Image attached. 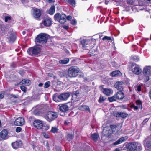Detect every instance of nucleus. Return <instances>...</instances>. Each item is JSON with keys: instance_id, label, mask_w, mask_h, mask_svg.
Wrapping results in <instances>:
<instances>
[{"instance_id": "obj_12", "label": "nucleus", "mask_w": 151, "mask_h": 151, "mask_svg": "<svg viewBox=\"0 0 151 151\" xmlns=\"http://www.w3.org/2000/svg\"><path fill=\"white\" fill-rule=\"evenodd\" d=\"M33 125L35 128L38 129H41L43 127V124L42 121L36 120L34 121Z\"/></svg>"}, {"instance_id": "obj_34", "label": "nucleus", "mask_w": 151, "mask_h": 151, "mask_svg": "<svg viewBox=\"0 0 151 151\" xmlns=\"http://www.w3.org/2000/svg\"><path fill=\"white\" fill-rule=\"evenodd\" d=\"M117 99L116 97V95H114L113 96L110 97L108 98V100L109 102H112L114 101H115Z\"/></svg>"}, {"instance_id": "obj_25", "label": "nucleus", "mask_w": 151, "mask_h": 151, "mask_svg": "<svg viewBox=\"0 0 151 151\" xmlns=\"http://www.w3.org/2000/svg\"><path fill=\"white\" fill-rule=\"evenodd\" d=\"M112 90L108 88H104L103 89V93L107 96H109L111 94Z\"/></svg>"}, {"instance_id": "obj_21", "label": "nucleus", "mask_w": 151, "mask_h": 151, "mask_svg": "<svg viewBox=\"0 0 151 151\" xmlns=\"http://www.w3.org/2000/svg\"><path fill=\"white\" fill-rule=\"evenodd\" d=\"M66 16L64 14H63L60 16V19L59 20V22L61 24L64 23L66 21Z\"/></svg>"}, {"instance_id": "obj_42", "label": "nucleus", "mask_w": 151, "mask_h": 151, "mask_svg": "<svg viewBox=\"0 0 151 151\" xmlns=\"http://www.w3.org/2000/svg\"><path fill=\"white\" fill-rule=\"evenodd\" d=\"M20 88L25 93L27 91V88L24 86H22L20 87Z\"/></svg>"}, {"instance_id": "obj_10", "label": "nucleus", "mask_w": 151, "mask_h": 151, "mask_svg": "<svg viewBox=\"0 0 151 151\" xmlns=\"http://www.w3.org/2000/svg\"><path fill=\"white\" fill-rule=\"evenodd\" d=\"M7 40L9 42L11 43H13L15 40L16 36L15 34L12 32L8 34Z\"/></svg>"}, {"instance_id": "obj_2", "label": "nucleus", "mask_w": 151, "mask_h": 151, "mask_svg": "<svg viewBox=\"0 0 151 151\" xmlns=\"http://www.w3.org/2000/svg\"><path fill=\"white\" fill-rule=\"evenodd\" d=\"M127 151H141L142 150L141 144L138 142L129 143L126 146Z\"/></svg>"}, {"instance_id": "obj_15", "label": "nucleus", "mask_w": 151, "mask_h": 151, "mask_svg": "<svg viewBox=\"0 0 151 151\" xmlns=\"http://www.w3.org/2000/svg\"><path fill=\"white\" fill-rule=\"evenodd\" d=\"M42 23L44 26L46 27L50 26L52 24L51 19L49 18L43 19Z\"/></svg>"}, {"instance_id": "obj_51", "label": "nucleus", "mask_w": 151, "mask_h": 151, "mask_svg": "<svg viewBox=\"0 0 151 151\" xmlns=\"http://www.w3.org/2000/svg\"><path fill=\"white\" fill-rule=\"evenodd\" d=\"M149 119L148 118H146L143 121V122L142 123V124L143 125H144L145 123L147 122L148 120Z\"/></svg>"}, {"instance_id": "obj_5", "label": "nucleus", "mask_w": 151, "mask_h": 151, "mask_svg": "<svg viewBox=\"0 0 151 151\" xmlns=\"http://www.w3.org/2000/svg\"><path fill=\"white\" fill-rule=\"evenodd\" d=\"M38 46H35L28 49L27 51L28 53L32 56H35L40 54L41 49Z\"/></svg>"}, {"instance_id": "obj_40", "label": "nucleus", "mask_w": 151, "mask_h": 151, "mask_svg": "<svg viewBox=\"0 0 151 151\" xmlns=\"http://www.w3.org/2000/svg\"><path fill=\"white\" fill-rule=\"evenodd\" d=\"M113 115L115 116L116 117H120V112H119L117 111L114 112L113 113Z\"/></svg>"}, {"instance_id": "obj_13", "label": "nucleus", "mask_w": 151, "mask_h": 151, "mask_svg": "<svg viewBox=\"0 0 151 151\" xmlns=\"http://www.w3.org/2000/svg\"><path fill=\"white\" fill-rule=\"evenodd\" d=\"M40 10L38 9L35 8L33 9L32 15L33 17L37 19H38L41 15Z\"/></svg>"}, {"instance_id": "obj_41", "label": "nucleus", "mask_w": 151, "mask_h": 151, "mask_svg": "<svg viewBox=\"0 0 151 151\" xmlns=\"http://www.w3.org/2000/svg\"><path fill=\"white\" fill-rule=\"evenodd\" d=\"M0 28L1 30L3 31H4L6 29V28L5 25H0Z\"/></svg>"}, {"instance_id": "obj_17", "label": "nucleus", "mask_w": 151, "mask_h": 151, "mask_svg": "<svg viewBox=\"0 0 151 151\" xmlns=\"http://www.w3.org/2000/svg\"><path fill=\"white\" fill-rule=\"evenodd\" d=\"M123 84L124 82L122 81L116 82L114 84L115 87L118 90L122 91L124 89V87L123 86Z\"/></svg>"}, {"instance_id": "obj_7", "label": "nucleus", "mask_w": 151, "mask_h": 151, "mask_svg": "<svg viewBox=\"0 0 151 151\" xmlns=\"http://www.w3.org/2000/svg\"><path fill=\"white\" fill-rule=\"evenodd\" d=\"M131 71L137 75L140 74L142 72V70L138 65H132L131 67Z\"/></svg>"}, {"instance_id": "obj_24", "label": "nucleus", "mask_w": 151, "mask_h": 151, "mask_svg": "<svg viewBox=\"0 0 151 151\" xmlns=\"http://www.w3.org/2000/svg\"><path fill=\"white\" fill-rule=\"evenodd\" d=\"M67 4H69L73 7H74L76 6V2L75 0H65Z\"/></svg>"}, {"instance_id": "obj_11", "label": "nucleus", "mask_w": 151, "mask_h": 151, "mask_svg": "<svg viewBox=\"0 0 151 151\" xmlns=\"http://www.w3.org/2000/svg\"><path fill=\"white\" fill-rule=\"evenodd\" d=\"M144 145L145 150H150L151 149V139L147 138L144 141Z\"/></svg>"}, {"instance_id": "obj_60", "label": "nucleus", "mask_w": 151, "mask_h": 151, "mask_svg": "<svg viewBox=\"0 0 151 151\" xmlns=\"http://www.w3.org/2000/svg\"><path fill=\"white\" fill-rule=\"evenodd\" d=\"M72 19V17L71 16H68L66 17V19L68 20H70Z\"/></svg>"}, {"instance_id": "obj_43", "label": "nucleus", "mask_w": 151, "mask_h": 151, "mask_svg": "<svg viewBox=\"0 0 151 151\" xmlns=\"http://www.w3.org/2000/svg\"><path fill=\"white\" fill-rule=\"evenodd\" d=\"M104 98L102 96H100L98 100V102L99 103H101L104 101Z\"/></svg>"}, {"instance_id": "obj_46", "label": "nucleus", "mask_w": 151, "mask_h": 151, "mask_svg": "<svg viewBox=\"0 0 151 151\" xmlns=\"http://www.w3.org/2000/svg\"><path fill=\"white\" fill-rule=\"evenodd\" d=\"M118 126V125H111L110 126V127L111 129H114L116 128Z\"/></svg>"}, {"instance_id": "obj_57", "label": "nucleus", "mask_w": 151, "mask_h": 151, "mask_svg": "<svg viewBox=\"0 0 151 151\" xmlns=\"http://www.w3.org/2000/svg\"><path fill=\"white\" fill-rule=\"evenodd\" d=\"M79 94V92L78 91H76L74 92L73 94H76V96H78Z\"/></svg>"}, {"instance_id": "obj_55", "label": "nucleus", "mask_w": 151, "mask_h": 151, "mask_svg": "<svg viewBox=\"0 0 151 151\" xmlns=\"http://www.w3.org/2000/svg\"><path fill=\"white\" fill-rule=\"evenodd\" d=\"M45 146L46 147L48 150H49L50 147L49 146V145L48 142L47 141L46 142V143L45 145Z\"/></svg>"}, {"instance_id": "obj_14", "label": "nucleus", "mask_w": 151, "mask_h": 151, "mask_svg": "<svg viewBox=\"0 0 151 151\" xmlns=\"http://www.w3.org/2000/svg\"><path fill=\"white\" fill-rule=\"evenodd\" d=\"M25 123L24 118L19 117L16 119L14 122V124L16 126H20L23 125Z\"/></svg>"}, {"instance_id": "obj_27", "label": "nucleus", "mask_w": 151, "mask_h": 151, "mask_svg": "<svg viewBox=\"0 0 151 151\" xmlns=\"http://www.w3.org/2000/svg\"><path fill=\"white\" fill-rule=\"evenodd\" d=\"M55 12V7L54 5L51 6L48 11V13L50 15H53Z\"/></svg>"}, {"instance_id": "obj_49", "label": "nucleus", "mask_w": 151, "mask_h": 151, "mask_svg": "<svg viewBox=\"0 0 151 151\" xmlns=\"http://www.w3.org/2000/svg\"><path fill=\"white\" fill-rule=\"evenodd\" d=\"M73 138L72 135L71 134H68L67 135V139H72Z\"/></svg>"}, {"instance_id": "obj_37", "label": "nucleus", "mask_w": 151, "mask_h": 151, "mask_svg": "<svg viewBox=\"0 0 151 151\" xmlns=\"http://www.w3.org/2000/svg\"><path fill=\"white\" fill-rule=\"evenodd\" d=\"M132 59L135 62H137L139 60V58L137 56H132Z\"/></svg>"}, {"instance_id": "obj_36", "label": "nucleus", "mask_w": 151, "mask_h": 151, "mask_svg": "<svg viewBox=\"0 0 151 151\" xmlns=\"http://www.w3.org/2000/svg\"><path fill=\"white\" fill-rule=\"evenodd\" d=\"M60 14L59 13H56L54 16V19L55 20H56L59 19L60 17Z\"/></svg>"}, {"instance_id": "obj_53", "label": "nucleus", "mask_w": 151, "mask_h": 151, "mask_svg": "<svg viewBox=\"0 0 151 151\" xmlns=\"http://www.w3.org/2000/svg\"><path fill=\"white\" fill-rule=\"evenodd\" d=\"M121 108L123 109H127V107L126 105H120L119 106Z\"/></svg>"}, {"instance_id": "obj_22", "label": "nucleus", "mask_w": 151, "mask_h": 151, "mask_svg": "<svg viewBox=\"0 0 151 151\" xmlns=\"http://www.w3.org/2000/svg\"><path fill=\"white\" fill-rule=\"evenodd\" d=\"M80 109L83 111H88L89 112H90V108L88 106L86 105H81L80 107Z\"/></svg>"}, {"instance_id": "obj_52", "label": "nucleus", "mask_w": 151, "mask_h": 151, "mask_svg": "<svg viewBox=\"0 0 151 151\" xmlns=\"http://www.w3.org/2000/svg\"><path fill=\"white\" fill-rule=\"evenodd\" d=\"M77 23L75 19L72 20L71 22V24L72 25H75Z\"/></svg>"}, {"instance_id": "obj_35", "label": "nucleus", "mask_w": 151, "mask_h": 151, "mask_svg": "<svg viewBox=\"0 0 151 151\" xmlns=\"http://www.w3.org/2000/svg\"><path fill=\"white\" fill-rule=\"evenodd\" d=\"M128 114L126 112H120V117L123 118H125L128 116Z\"/></svg>"}, {"instance_id": "obj_16", "label": "nucleus", "mask_w": 151, "mask_h": 151, "mask_svg": "<svg viewBox=\"0 0 151 151\" xmlns=\"http://www.w3.org/2000/svg\"><path fill=\"white\" fill-rule=\"evenodd\" d=\"M128 138V137L127 136L122 137L119 138L117 140L114 142L113 145H116L120 144L127 140Z\"/></svg>"}, {"instance_id": "obj_29", "label": "nucleus", "mask_w": 151, "mask_h": 151, "mask_svg": "<svg viewBox=\"0 0 151 151\" xmlns=\"http://www.w3.org/2000/svg\"><path fill=\"white\" fill-rule=\"evenodd\" d=\"M80 43L81 45L82 46L83 49L84 50H86V40L83 39L80 41Z\"/></svg>"}, {"instance_id": "obj_1", "label": "nucleus", "mask_w": 151, "mask_h": 151, "mask_svg": "<svg viewBox=\"0 0 151 151\" xmlns=\"http://www.w3.org/2000/svg\"><path fill=\"white\" fill-rule=\"evenodd\" d=\"M48 40L47 35L45 33H41L37 36L35 39V42L37 46H44Z\"/></svg>"}, {"instance_id": "obj_3", "label": "nucleus", "mask_w": 151, "mask_h": 151, "mask_svg": "<svg viewBox=\"0 0 151 151\" xmlns=\"http://www.w3.org/2000/svg\"><path fill=\"white\" fill-rule=\"evenodd\" d=\"M70 95V93L69 92L64 93L60 94H55L53 96V99L56 102L66 100L68 99Z\"/></svg>"}, {"instance_id": "obj_48", "label": "nucleus", "mask_w": 151, "mask_h": 151, "mask_svg": "<svg viewBox=\"0 0 151 151\" xmlns=\"http://www.w3.org/2000/svg\"><path fill=\"white\" fill-rule=\"evenodd\" d=\"M42 129L47 130L49 128V127L48 126H45L43 125V127H42Z\"/></svg>"}, {"instance_id": "obj_61", "label": "nucleus", "mask_w": 151, "mask_h": 151, "mask_svg": "<svg viewBox=\"0 0 151 151\" xmlns=\"http://www.w3.org/2000/svg\"><path fill=\"white\" fill-rule=\"evenodd\" d=\"M138 108L139 107L138 106H135V105H134L133 108L134 110L135 111L138 110Z\"/></svg>"}, {"instance_id": "obj_50", "label": "nucleus", "mask_w": 151, "mask_h": 151, "mask_svg": "<svg viewBox=\"0 0 151 151\" xmlns=\"http://www.w3.org/2000/svg\"><path fill=\"white\" fill-rule=\"evenodd\" d=\"M4 93L5 92L4 91H3L0 93V98L1 99H2L4 97Z\"/></svg>"}, {"instance_id": "obj_62", "label": "nucleus", "mask_w": 151, "mask_h": 151, "mask_svg": "<svg viewBox=\"0 0 151 151\" xmlns=\"http://www.w3.org/2000/svg\"><path fill=\"white\" fill-rule=\"evenodd\" d=\"M11 96L12 97L14 98H17L18 96L17 95H15L14 94H11Z\"/></svg>"}, {"instance_id": "obj_63", "label": "nucleus", "mask_w": 151, "mask_h": 151, "mask_svg": "<svg viewBox=\"0 0 151 151\" xmlns=\"http://www.w3.org/2000/svg\"><path fill=\"white\" fill-rule=\"evenodd\" d=\"M44 136V137L46 138H49V135L47 134H46L45 133H44L43 134Z\"/></svg>"}, {"instance_id": "obj_19", "label": "nucleus", "mask_w": 151, "mask_h": 151, "mask_svg": "<svg viewBox=\"0 0 151 151\" xmlns=\"http://www.w3.org/2000/svg\"><path fill=\"white\" fill-rule=\"evenodd\" d=\"M21 141H17L16 142L12 143L11 145L13 148L14 149H17L21 145Z\"/></svg>"}, {"instance_id": "obj_45", "label": "nucleus", "mask_w": 151, "mask_h": 151, "mask_svg": "<svg viewBox=\"0 0 151 151\" xmlns=\"http://www.w3.org/2000/svg\"><path fill=\"white\" fill-rule=\"evenodd\" d=\"M102 40H111V38L110 37H108L107 36H105L102 38Z\"/></svg>"}, {"instance_id": "obj_38", "label": "nucleus", "mask_w": 151, "mask_h": 151, "mask_svg": "<svg viewBox=\"0 0 151 151\" xmlns=\"http://www.w3.org/2000/svg\"><path fill=\"white\" fill-rule=\"evenodd\" d=\"M58 129L56 127H52L50 132L53 133H55L58 132Z\"/></svg>"}, {"instance_id": "obj_31", "label": "nucleus", "mask_w": 151, "mask_h": 151, "mask_svg": "<svg viewBox=\"0 0 151 151\" xmlns=\"http://www.w3.org/2000/svg\"><path fill=\"white\" fill-rule=\"evenodd\" d=\"M103 133L104 134V136L110 137L111 135V133L109 132V130H106V132H105L104 130L103 131Z\"/></svg>"}, {"instance_id": "obj_64", "label": "nucleus", "mask_w": 151, "mask_h": 151, "mask_svg": "<svg viewBox=\"0 0 151 151\" xmlns=\"http://www.w3.org/2000/svg\"><path fill=\"white\" fill-rule=\"evenodd\" d=\"M63 28L66 29H68L69 28V27L68 26H64Z\"/></svg>"}, {"instance_id": "obj_30", "label": "nucleus", "mask_w": 151, "mask_h": 151, "mask_svg": "<svg viewBox=\"0 0 151 151\" xmlns=\"http://www.w3.org/2000/svg\"><path fill=\"white\" fill-rule=\"evenodd\" d=\"M136 104L138 106L139 108H140L141 109H142V101L140 100H138L136 101Z\"/></svg>"}, {"instance_id": "obj_18", "label": "nucleus", "mask_w": 151, "mask_h": 151, "mask_svg": "<svg viewBox=\"0 0 151 151\" xmlns=\"http://www.w3.org/2000/svg\"><path fill=\"white\" fill-rule=\"evenodd\" d=\"M117 99L119 100L122 101L125 98L124 97V95L123 92L122 91H119L116 95Z\"/></svg>"}, {"instance_id": "obj_59", "label": "nucleus", "mask_w": 151, "mask_h": 151, "mask_svg": "<svg viewBox=\"0 0 151 151\" xmlns=\"http://www.w3.org/2000/svg\"><path fill=\"white\" fill-rule=\"evenodd\" d=\"M64 50L67 55H70L69 51L67 49H64Z\"/></svg>"}, {"instance_id": "obj_54", "label": "nucleus", "mask_w": 151, "mask_h": 151, "mask_svg": "<svg viewBox=\"0 0 151 151\" xmlns=\"http://www.w3.org/2000/svg\"><path fill=\"white\" fill-rule=\"evenodd\" d=\"M141 86L140 85H138L137 86V90L139 92V91H141Z\"/></svg>"}, {"instance_id": "obj_9", "label": "nucleus", "mask_w": 151, "mask_h": 151, "mask_svg": "<svg viewBox=\"0 0 151 151\" xmlns=\"http://www.w3.org/2000/svg\"><path fill=\"white\" fill-rule=\"evenodd\" d=\"M8 132L6 129H3L0 132V140L7 139L9 137Z\"/></svg>"}, {"instance_id": "obj_28", "label": "nucleus", "mask_w": 151, "mask_h": 151, "mask_svg": "<svg viewBox=\"0 0 151 151\" xmlns=\"http://www.w3.org/2000/svg\"><path fill=\"white\" fill-rule=\"evenodd\" d=\"M69 59L68 58H65L59 61V63L62 64H66L69 62Z\"/></svg>"}, {"instance_id": "obj_4", "label": "nucleus", "mask_w": 151, "mask_h": 151, "mask_svg": "<svg viewBox=\"0 0 151 151\" xmlns=\"http://www.w3.org/2000/svg\"><path fill=\"white\" fill-rule=\"evenodd\" d=\"M79 71V69L77 67L75 66H71L68 69V76L70 78L76 77Z\"/></svg>"}, {"instance_id": "obj_23", "label": "nucleus", "mask_w": 151, "mask_h": 151, "mask_svg": "<svg viewBox=\"0 0 151 151\" xmlns=\"http://www.w3.org/2000/svg\"><path fill=\"white\" fill-rule=\"evenodd\" d=\"M110 75L111 76L115 77L117 76H121L122 73L119 70H116L111 73Z\"/></svg>"}, {"instance_id": "obj_32", "label": "nucleus", "mask_w": 151, "mask_h": 151, "mask_svg": "<svg viewBox=\"0 0 151 151\" xmlns=\"http://www.w3.org/2000/svg\"><path fill=\"white\" fill-rule=\"evenodd\" d=\"M79 97L78 96H76V94H73L72 95V100L73 101V102H75L78 100Z\"/></svg>"}, {"instance_id": "obj_20", "label": "nucleus", "mask_w": 151, "mask_h": 151, "mask_svg": "<svg viewBox=\"0 0 151 151\" xmlns=\"http://www.w3.org/2000/svg\"><path fill=\"white\" fill-rule=\"evenodd\" d=\"M31 82L30 80L29 79H24L22 80L19 83V84L20 85H23L25 86H29Z\"/></svg>"}, {"instance_id": "obj_8", "label": "nucleus", "mask_w": 151, "mask_h": 151, "mask_svg": "<svg viewBox=\"0 0 151 151\" xmlns=\"http://www.w3.org/2000/svg\"><path fill=\"white\" fill-rule=\"evenodd\" d=\"M60 111L62 112L67 113L69 110V107L67 104H61L58 105Z\"/></svg>"}, {"instance_id": "obj_44", "label": "nucleus", "mask_w": 151, "mask_h": 151, "mask_svg": "<svg viewBox=\"0 0 151 151\" xmlns=\"http://www.w3.org/2000/svg\"><path fill=\"white\" fill-rule=\"evenodd\" d=\"M11 18L10 16H5L4 18L5 22H7L8 20H11Z\"/></svg>"}, {"instance_id": "obj_56", "label": "nucleus", "mask_w": 151, "mask_h": 151, "mask_svg": "<svg viewBox=\"0 0 151 151\" xmlns=\"http://www.w3.org/2000/svg\"><path fill=\"white\" fill-rule=\"evenodd\" d=\"M46 1L50 3H53L55 2L54 0H46Z\"/></svg>"}, {"instance_id": "obj_47", "label": "nucleus", "mask_w": 151, "mask_h": 151, "mask_svg": "<svg viewBox=\"0 0 151 151\" xmlns=\"http://www.w3.org/2000/svg\"><path fill=\"white\" fill-rule=\"evenodd\" d=\"M22 129L20 127H17L15 129V131L17 132H19L22 130Z\"/></svg>"}, {"instance_id": "obj_33", "label": "nucleus", "mask_w": 151, "mask_h": 151, "mask_svg": "<svg viewBox=\"0 0 151 151\" xmlns=\"http://www.w3.org/2000/svg\"><path fill=\"white\" fill-rule=\"evenodd\" d=\"M60 76L61 77H65L66 78H67L68 76V73L67 74L66 72L65 71H63L60 73Z\"/></svg>"}, {"instance_id": "obj_39", "label": "nucleus", "mask_w": 151, "mask_h": 151, "mask_svg": "<svg viewBox=\"0 0 151 151\" xmlns=\"http://www.w3.org/2000/svg\"><path fill=\"white\" fill-rule=\"evenodd\" d=\"M50 83V81H47L45 82V85L44 86V88H47L49 87Z\"/></svg>"}, {"instance_id": "obj_26", "label": "nucleus", "mask_w": 151, "mask_h": 151, "mask_svg": "<svg viewBox=\"0 0 151 151\" xmlns=\"http://www.w3.org/2000/svg\"><path fill=\"white\" fill-rule=\"evenodd\" d=\"M99 137V136L98 134L97 133H94L93 134H92L91 137L92 139L94 141H96L98 140V138Z\"/></svg>"}, {"instance_id": "obj_6", "label": "nucleus", "mask_w": 151, "mask_h": 151, "mask_svg": "<svg viewBox=\"0 0 151 151\" xmlns=\"http://www.w3.org/2000/svg\"><path fill=\"white\" fill-rule=\"evenodd\" d=\"M58 116V115L57 113L49 111L47 113L46 115L45 116V118L46 120L50 122L57 118Z\"/></svg>"}, {"instance_id": "obj_58", "label": "nucleus", "mask_w": 151, "mask_h": 151, "mask_svg": "<svg viewBox=\"0 0 151 151\" xmlns=\"http://www.w3.org/2000/svg\"><path fill=\"white\" fill-rule=\"evenodd\" d=\"M60 148L59 147H56L54 151H61Z\"/></svg>"}]
</instances>
